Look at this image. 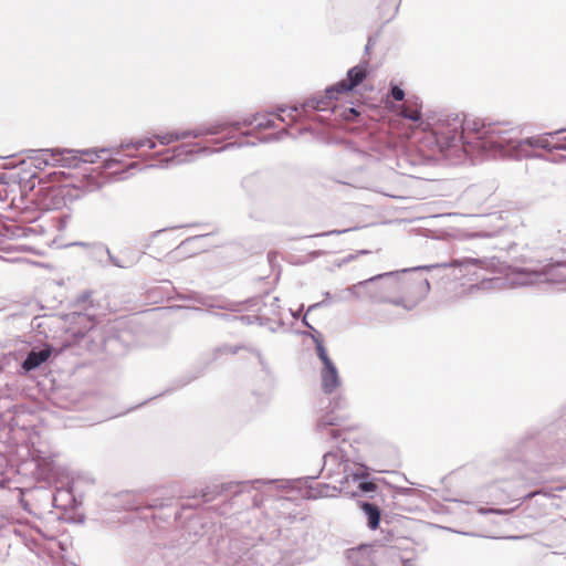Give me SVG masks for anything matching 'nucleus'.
<instances>
[{
  "label": "nucleus",
  "instance_id": "obj_1",
  "mask_svg": "<svg viewBox=\"0 0 566 566\" xmlns=\"http://www.w3.org/2000/svg\"><path fill=\"white\" fill-rule=\"evenodd\" d=\"M371 73L368 62H363L358 65L353 66L347 72V77L339 81L335 85L326 88V99H337L338 95L347 94L353 91L356 86L361 84Z\"/></svg>",
  "mask_w": 566,
  "mask_h": 566
},
{
  "label": "nucleus",
  "instance_id": "obj_2",
  "mask_svg": "<svg viewBox=\"0 0 566 566\" xmlns=\"http://www.w3.org/2000/svg\"><path fill=\"white\" fill-rule=\"evenodd\" d=\"M314 343L317 356L323 363V368L321 370L322 388L326 394H332L340 385L337 368L329 358L322 338L319 336L314 337Z\"/></svg>",
  "mask_w": 566,
  "mask_h": 566
},
{
  "label": "nucleus",
  "instance_id": "obj_3",
  "mask_svg": "<svg viewBox=\"0 0 566 566\" xmlns=\"http://www.w3.org/2000/svg\"><path fill=\"white\" fill-rule=\"evenodd\" d=\"M45 161L52 165L76 166L78 160L74 150L71 149H52L45 151Z\"/></svg>",
  "mask_w": 566,
  "mask_h": 566
},
{
  "label": "nucleus",
  "instance_id": "obj_4",
  "mask_svg": "<svg viewBox=\"0 0 566 566\" xmlns=\"http://www.w3.org/2000/svg\"><path fill=\"white\" fill-rule=\"evenodd\" d=\"M217 133H219L218 129H209L206 133H203L201 130H195V132L175 130V132L158 134V135H156V138L161 145H169L171 143H175V142H178L181 139H187L189 137L197 138L199 136H202L203 134H217Z\"/></svg>",
  "mask_w": 566,
  "mask_h": 566
},
{
  "label": "nucleus",
  "instance_id": "obj_5",
  "mask_svg": "<svg viewBox=\"0 0 566 566\" xmlns=\"http://www.w3.org/2000/svg\"><path fill=\"white\" fill-rule=\"evenodd\" d=\"M422 105L420 101L415 98H408L400 107L399 115L410 119L413 123H422Z\"/></svg>",
  "mask_w": 566,
  "mask_h": 566
},
{
  "label": "nucleus",
  "instance_id": "obj_6",
  "mask_svg": "<svg viewBox=\"0 0 566 566\" xmlns=\"http://www.w3.org/2000/svg\"><path fill=\"white\" fill-rule=\"evenodd\" d=\"M51 356V350L49 348L42 349L40 352H30L22 364V368L27 371L35 369L42 363L46 361Z\"/></svg>",
  "mask_w": 566,
  "mask_h": 566
},
{
  "label": "nucleus",
  "instance_id": "obj_7",
  "mask_svg": "<svg viewBox=\"0 0 566 566\" xmlns=\"http://www.w3.org/2000/svg\"><path fill=\"white\" fill-rule=\"evenodd\" d=\"M360 509L364 511L368 518V527L370 530H377L380 523V510L377 505L364 502L360 504Z\"/></svg>",
  "mask_w": 566,
  "mask_h": 566
},
{
  "label": "nucleus",
  "instance_id": "obj_8",
  "mask_svg": "<svg viewBox=\"0 0 566 566\" xmlns=\"http://www.w3.org/2000/svg\"><path fill=\"white\" fill-rule=\"evenodd\" d=\"M492 144L497 147H503L505 144L511 143V138H506L504 135L509 134L507 129L502 128L501 125L495 124L490 127Z\"/></svg>",
  "mask_w": 566,
  "mask_h": 566
},
{
  "label": "nucleus",
  "instance_id": "obj_9",
  "mask_svg": "<svg viewBox=\"0 0 566 566\" xmlns=\"http://www.w3.org/2000/svg\"><path fill=\"white\" fill-rule=\"evenodd\" d=\"M545 273L557 282L566 281V262H558L547 266Z\"/></svg>",
  "mask_w": 566,
  "mask_h": 566
},
{
  "label": "nucleus",
  "instance_id": "obj_10",
  "mask_svg": "<svg viewBox=\"0 0 566 566\" xmlns=\"http://www.w3.org/2000/svg\"><path fill=\"white\" fill-rule=\"evenodd\" d=\"M345 419V416L343 415H336L334 410L324 413L318 422V428H327L331 426H338L343 420Z\"/></svg>",
  "mask_w": 566,
  "mask_h": 566
},
{
  "label": "nucleus",
  "instance_id": "obj_11",
  "mask_svg": "<svg viewBox=\"0 0 566 566\" xmlns=\"http://www.w3.org/2000/svg\"><path fill=\"white\" fill-rule=\"evenodd\" d=\"M528 144L531 146H536V147H541V148H564V149H566V145L562 146V147L551 146L548 137H538V138L530 140Z\"/></svg>",
  "mask_w": 566,
  "mask_h": 566
},
{
  "label": "nucleus",
  "instance_id": "obj_12",
  "mask_svg": "<svg viewBox=\"0 0 566 566\" xmlns=\"http://www.w3.org/2000/svg\"><path fill=\"white\" fill-rule=\"evenodd\" d=\"M274 118L283 120V118H281L279 115H271V118L261 117L255 118L254 122L259 128L265 129L274 126Z\"/></svg>",
  "mask_w": 566,
  "mask_h": 566
},
{
  "label": "nucleus",
  "instance_id": "obj_13",
  "mask_svg": "<svg viewBox=\"0 0 566 566\" xmlns=\"http://www.w3.org/2000/svg\"><path fill=\"white\" fill-rule=\"evenodd\" d=\"M155 146H156L155 142L150 138L139 139L134 145V147L136 149H139L142 147H148L149 149H153V148H155Z\"/></svg>",
  "mask_w": 566,
  "mask_h": 566
},
{
  "label": "nucleus",
  "instance_id": "obj_14",
  "mask_svg": "<svg viewBox=\"0 0 566 566\" xmlns=\"http://www.w3.org/2000/svg\"><path fill=\"white\" fill-rule=\"evenodd\" d=\"M390 96L395 101H399L400 102V101H403V98H405V92L399 86H392L391 90H390Z\"/></svg>",
  "mask_w": 566,
  "mask_h": 566
},
{
  "label": "nucleus",
  "instance_id": "obj_15",
  "mask_svg": "<svg viewBox=\"0 0 566 566\" xmlns=\"http://www.w3.org/2000/svg\"><path fill=\"white\" fill-rule=\"evenodd\" d=\"M358 488L363 492H374L376 490V484L374 482H361Z\"/></svg>",
  "mask_w": 566,
  "mask_h": 566
},
{
  "label": "nucleus",
  "instance_id": "obj_16",
  "mask_svg": "<svg viewBox=\"0 0 566 566\" xmlns=\"http://www.w3.org/2000/svg\"><path fill=\"white\" fill-rule=\"evenodd\" d=\"M81 155H82L84 161H90V163H94L95 161L94 157L97 156L95 153L90 151V150L81 151Z\"/></svg>",
  "mask_w": 566,
  "mask_h": 566
},
{
  "label": "nucleus",
  "instance_id": "obj_17",
  "mask_svg": "<svg viewBox=\"0 0 566 566\" xmlns=\"http://www.w3.org/2000/svg\"><path fill=\"white\" fill-rule=\"evenodd\" d=\"M311 106L315 109H319V111H323V109H326L328 107V103L325 102L324 99H319V101H316L314 103V101L312 102Z\"/></svg>",
  "mask_w": 566,
  "mask_h": 566
},
{
  "label": "nucleus",
  "instance_id": "obj_18",
  "mask_svg": "<svg viewBox=\"0 0 566 566\" xmlns=\"http://www.w3.org/2000/svg\"><path fill=\"white\" fill-rule=\"evenodd\" d=\"M347 113L348 114H345V118L347 120H350L352 118H354V117L359 115V113L355 108H349Z\"/></svg>",
  "mask_w": 566,
  "mask_h": 566
},
{
  "label": "nucleus",
  "instance_id": "obj_19",
  "mask_svg": "<svg viewBox=\"0 0 566 566\" xmlns=\"http://www.w3.org/2000/svg\"><path fill=\"white\" fill-rule=\"evenodd\" d=\"M479 263H480V261H479V260H476V259H467V260H465V261H463V262H458V261H455V264H457V265H463V264H474V265H475V264H479Z\"/></svg>",
  "mask_w": 566,
  "mask_h": 566
},
{
  "label": "nucleus",
  "instance_id": "obj_20",
  "mask_svg": "<svg viewBox=\"0 0 566 566\" xmlns=\"http://www.w3.org/2000/svg\"><path fill=\"white\" fill-rule=\"evenodd\" d=\"M328 434L331 436V438H332V439H336V438H338V436H339V434H338V430H336V429H331V430L328 431Z\"/></svg>",
  "mask_w": 566,
  "mask_h": 566
}]
</instances>
